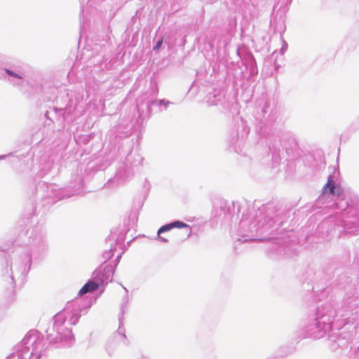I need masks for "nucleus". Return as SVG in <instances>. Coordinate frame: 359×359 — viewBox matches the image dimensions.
Instances as JSON below:
<instances>
[{"instance_id":"nucleus-17","label":"nucleus","mask_w":359,"mask_h":359,"mask_svg":"<svg viewBox=\"0 0 359 359\" xmlns=\"http://www.w3.org/2000/svg\"><path fill=\"white\" fill-rule=\"evenodd\" d=\"M101 283L97 279H94L93 278L92 280H89L86 283L84 284V285L79 290L78 295L82 296L88 292H95L98 289Z\"/></svg>"},{"instance_id":"nucleus-18","label":"nucleus","mask_w":359,"mask_h":359,"mask_svg":"<svg viewBox=\"0 0 359 359\" xmlns=\"http://www.w3.org/2000/svg\"><path fill=\"white\" fill-rule=\"evenodd\" d=\"M128 296L126 294L122 300V303L120 306V312L118 314V328L123 329V316L128 311Z\"/></svg>"},{"instance_id":"nucleus-7","label":"nucleus","mask_w":359,"mask_h":359,"mask_svg":"<svg viewBox=\"0 0 359 359\" xmlns=\"http://www.w3.org/2000/svg\"><path fill=\"white\" fill-rule=\"evenodd\" d=\"M83 189V182L80 177H76L71 185L66 188H60L56 184H48L41 182L36 187V195L42 198L53 200L54 203L59 200L79 194Z\"/></svg>"},{"instance_id":"nucleus-30","label":"nucleus","mask_w":359,"mask_h":359,"mask_svg":"<svg viewBox=\"0 0 359 359\" xmlns=\"http://www.w3.org/2000/svg\"><path fill=\"white\" fill-rule=\"evenodd\" d=\"M121 255H119L116 257V259H115V266H114V268L116 266V265L118 264V263L120 261V259H121Z\"/></svg>"},{"instance_id":"nucleus-11","label":"nucleus","mask_w":359,"mask_h":359,"mask_svg":"<svg viewBox=\"0 0 359 359\" xmlns=\"http://www.w3.org/2000/svg\"><path fill=\"white\" fill-rule=\"evenodd\" d=\"M128 340L125 334V328H118L107 341L106 351L109 356H112L121 344L128 346Z\"/></svg>"},{"instance_id":"nucleus-23","label":"nucleus","mask_w":359,"mask_h":359,"mask_svg":"<svg viewBox=\"0 0 359 359\" xmlns=\"http://www.w3.org/2000/svg\"><path fill=\"white\" fill-rule=\"evenodd\" d=\"M171 224H172V229L173 228H179V229L187 228V229H188V230H189L188 236H189V235L191 233V229L190 226L187 224H186L182 221L175 220L171 222Z\"/></svg>"},{"instance_id":"nucleus-10","label":"nucleus","mask_w":359,"mask_h":359,"mask_svg":"<svg viewBox=\"0 0 359 359\" xmlns=\"http://www.w3.org/2000/svg\"><path fill=\"white\" fill-rule=\"evenodd\" d=\"M280 146L278 145L277 142H275L269 146L274 167L280 164V160L283 158V150L280 149V147L283 149H284L285 150V152L289 156L291 149L297 146V142L292 135L283 134L280 137Z\"/></svg>"},{"instance_id":"nucleus-27","label":"nucleus","mask_w":359,"mask_h":359,"mask_svg":"<svg viewBox=\"0 0 359 359\" xmlns=\"http://www.w3.org/2000/svg\"><path fill=\"white\" fill-rule=\"evenodd\" d=\"M98 47L100 48V50H101L102 53L104 52L105 50V49H106L105 46H100L98 44H95V47L93 48V50H97Z\"/></svg>"},{"instance_id":"nucleus-24","label":"nucleus","mask_w":359,"mask_h":359,"mask_svg":"<svg viewBox=\"0 0 359 359\" xmlns=\"http://www.w3.org/2000/svg\"><path fill=\"white\" fill-rule=\"evenodd\" d=\"M171 229H172V226L171 222L168 223V224H165L161 226L158 229V230L157 231V235L159 236L161 233H163L165 232L170 231Z\"/></svg>"},{"instance_id":"nucleus-3","label":"nucleus","mask_w":359,"mask_h":359,"mask_svg":"<svg viewBox=\"0 0 359 359\" xmlns=\"http://www.w3.org/2000/svg\"><path fill=\"white\" fill-rule=\"evenodd\" d=\"M90 306H85L81 299H76L53 317L51 327L46 330V339L55 348L70 347L74 343V337L69 325H75L83 311Z\"/></svg>"},{"instance_id":"nucleus-25","label":"nucleus","mask_w":359,"mask_h":359,"mask_svg":"<svg viewBox=\"0 0 359 359\" xmlns=\"http://www.w3.org/2000/svg\"><path fill=\"white\" fill-rule=\"evenodd\" d=\"M163 43V39L162 38L159 39L156 41V44L154 46L153 50L154 51L158 50L161 48V47L162 46Z\"/></svg>"},{"instance_id":"nucleus-26","label":"nucleus","mask_w":359,"mask_h":359,"mask_svg":"<svg viewBox=\"0 0 359 359\" xmlns=\"http://www.w3.org/2000/svg\"><path fill=\"white\" fill-rule=\"evenodd\" d=\"M287 47V45L286 42L285 41H283V46L280 49L281 54H283L285 52Z\"/></svg>"},{"instance_id":"nucleus-9","label":"nucleus","mask_w":359,"mask_h":359,"mask_svg":"<svg viewBox=\"0 0 359 359\" xmlns=\"http://www.w3.org/2000/svg\"><path fill=\"white\" fill-rule=\"evenodd\" d=\"M26 72L22 67L15 63H5L0 67V79L8 82L15 87H22Z\"/></svg>"},{"instance_id":"nucleus-20","label":"nucleus","mask_w":359,"mask_h":359,"mask_svg":"<svg viewBox=\"0 0 359 359\" xmlns=\"http://www.w3.org/2000/svg\"><path fill=\"white\" fill-rule=\"evenodd\" d=\"M109 241L110 242V248L108 250L104 251L102 254L104 262H106L110 259L114 255V252L116 250V243L114 242V238H109Z\"/></svg>"},{"instance_id":"nucleus-5","label":"nucleus","mask_w":359,"mask_h":359,"mask_svg":"<svg viewBox=\"0 0 359 359\" xmlns=\"http://www.w3.org/2000/svg\"><path fill=\"white\" fill-rule=\"evenodd\" d=\"M336 311L330 303L318 306L316 313L309 316L304 327L305 337L320 339L329 332L332 327Z\"/></svg>"},{"instance_id":"nucleus-1","label":"nucleus","mask_w":359,"mask_h":359,"mask_svg":"<svg viewBox=\"0 0 359 359\" xmlns=\"http://www.w3.org/2000/svg\"><path fill=\"white\" fill-rule=\"evenodd\" d=\"M334 210L337 213L343 215L339 224L330 228L334 222L335 217L330 216L325 218L318 226L319 233L326 231V236L336 231V226H342L344 231L352 235L358 234L359 231V202H351L350 205L346 198L342 187L334 180L332 175L327 178V183L323 186L322 193L312 205V210Z\"/></svg>"},{"instance_id":"nucleus-12","label":"nucleus","mask_w":359,"mask_h":359,"mask_svg":"<svg viewBox=\"0 0 359 359\" xmlns=\"http://www.w3.org/2000/svg\"><path fill=\"white\" fill-rule=\"evenodd\" d=\"M132 174V169L128 164L123 163L118 168L113 180H109L107 182L109 187L111 184L116 182L117 184H122L126 181Z\"/></svg>"},{"instance_id":"nucleus-36","label":"nucleus","mask_w":359,"mask_h":359,"mask_svg":"<svg viewBox=\"0 0 359 359\" xmlns=\"http://www.w3.org/2000/svg\"><path fill=\"white\" fill-rule=\"evenodd\" d=\"M102 58L105 60V55H102ZM107 60V59H106Z\"/></svg>"},{"instance_id":"nucleus-13","label":"nucleus","mask_w":359,"mask_h":359,"mask_svg":"<svg viewBox=\"0 0 359 359\" xmlns=\"http://www.w3.org/2000/svg\"><path fill=\"white\" fill-rule=\"evenodd\" d=\"M115 268L111 265L106 266L103 269H97L93 273L94 279H97L101 284L110 280L111 281Z\"/></svg>"},{"instance_id":"nucleus-6","label":"nucleus","mask_w":359,"mask_h":359,"mask_svg":"<svg viewBox=\"0 0 359 359\" xmlns=\"http://www.w3.org/2000/svg\"><path fill=\"white\" fill-rule=\"evenodd\" d=\"M45 351L43 335L32 330L15 345L14 351L6 359H41Z\"/></svg>"},{"instance_id":"nucleus-35","label":"nucleus","mask_w":359,"mask_h":359,"mask_svg":"<svg viewBox=\"0 0 359 359\" xmlns=\"http://www.w3.org/2000/svg\"><path fill=\"white\" fill-rule=\"evenodd\" d=\"M123 287V289L126 290V292L127 293L128 292V290L126 287Z\"/></svg>"},{"instance_id":"nucleus-28","label":"nucleus","mask_w":359,"mask_h":359,"mask_svg":"<svg viewBox=\"0 0 359 359\" xmlns=\"http://www.w3.org/2000/svg\"><path fill=\"white\" fill-rule=\"evenodd\" d=\"M158 240L163 243H168V240L165 238L164 237L161 236L160 235L158 236Z\"/></svg>"},{"instance_id":"nucleus-22","label":"nucleus","mask_w":359,"mask_h":359,"mask_svg":"<svg viewBox=\"0 0 359 359\" xmlns=\"http://www.w3.org/2000/svg\"><path fill=\"white\" fill-rule=\"evenodd\" d=\"M84 1L85 0H81V2H80L81 3L80 24H81V28L85 25L84 18H83V15H84V13H85V7L83 6ZM96 1L97 0H87L86 4L89 5L90 6H91L93 5V4H94Z\"/></svg>"},{"instance_id":"nucleus-4","label":"nucleus","mask_w":359,"mask_h":359,"mask_svg":"<svg viewBox=\"0 0 359 359\" xmlns=\"http://www.w3.org/2000/svg\"><path fill=\"white\" fill-rule=\"evenodd\" d=\"M27 233L29 234L28 252L25 258L18 262L15 261V270L13 264L11 263L9 266L8 262L6 261V269L3 272L5 281L12 288L15 285V276L20 274V276H25L30 269L32 259H37L43 257L48 249L46 233L42 224H37L31 230H28Z\"/></svg>"},{"instance_id":"nucleus-14","label":"nucleus","mask_w":359,"mask_h":359,"mask_svg":"<svg viewBox=\"0 0 359 359\" xmlns=\"http://www.w3.org/2000/svg\"><path fill=\"white\" fill-rule=\"evenodd\" d=\"M205 101L209 105L224 104L225 93L222 89H214L205 96Z\"/></svg>"},{"instance_id":"nucleus-31","label":"nucleus","mask_w":359,"mask_h":359,"mask_svg":"<svg viewBox=\"0 0 359 359\" xmlns=\"http://www.w3.org/2000/svg\"><path fill=\"white\" fill-rule=\"evenodd\" d=\"M142 359H151V358H150V357L149 355H142Z\"/></svg>"},{"instance_id":"nucleus-19","label":"nucleus","mask_w":359,"mask_h":359,"mask_svg":"<svg viewBox=\"0 0 359 359\" xmlns=\"http://www.w3.org/2000/svg\"><path fill=\"white\" fill-rule=\"evenodd\" d=\"M245 65L249 69L250 75H255L258 73L255 58L251 53L247 55L245 60Z\"/></svg>"},{"instance_id":"nucleus-16","label":"nucleus","mask_w":359,"mask_h":359,"mask_svg":"<svg viewBox=\"0 0 359 359\" xmlns=\"http://www.w3.org/2000/svg\"><path fill=\"white\" fill-rule=\"evenodd\" d=\"M143 160L144 158L139 153L130 151L126 157L125 163L132 169L133 167L142 165Z\"/></svg>"},{"instance_id":"nucleus-21","label":"nucleus","mask_w":359,"mask_h":359,"mask_svg":"<svg viewBox=\"0 0 359 359\" xmlns=\"http://www.w3.org/2000/svg\"><path fill=\"white\" fill-rule=\"evenodd\" d=\"M171 104L169 101L165 100H154L147 104L148 110H150L151 106L161 107L163 106L164 109H166Z\"/></svg>"},{"instance_id":"nucleus-33","label":"nucleus","mask_w":359,"mask_h":359,"mask_svg":"<svg viewBox=\"0 0 359 359\" xmlns=\"http://www.w3.org/2000/svg\"><path fill=\"white\" fill-rule=\"evenodd\" d=\"M357 358H358V359H359V347H358V349L357 351Z\"/></svg>"},{"instance_id":"nucleus-34","label":"nucleus","mask_w":359,"mask_h":359,"mask_svg":"<svg viewBox=\"0 0 359 359\" xmlns=\"http://www.w3.org/2000/svg\"><path fill=\"white\" fill-rule=\"evenodd\" d=\"M220 208H221V209H222L224 208L222 203H221Z\"/></svg>"},{"instance_id":"nucleus-15","label":"nucleus","mask_w":359,"mask_h":359,"mask_svg":"<svg viewBox=\"0 0 359 359\" xmlns=\"http://www.w3.org/2000/svg\"><path fill=\"white\" fill-rule=\"evenodd\" d=\"M342 330L339 331L337 334H332L330 335V340L334 342L337 346L344 348L348 346L349 341L351 338L350 332H345V327L341 328Z\"/></svg>"},{"instance_id":"nucleus-29","label":"nucleus","mask_w":359,"mask_h":359,"mask_svg":"<svg viewBox=\"0 0 359 359\" xmlns=\"http://www.w3.org/2000/svg\"><path fill=\"white\" fill-rule=\"evenodd\" d=\"M12 155H13V153H10L8 155H0V160H4V159L6 158V157L12 156Z\"/></svg>"},{"instance_id":"nucleus-8","label":"nucleus","mask_w":359,"mask_h":359,"mask_svg":"<svg viewBox=\"0 0 359 359\" xmlns=\"http://www.w3.org/2000/svg\"><path fill=\"white\" fill-rule=\"evenodd\" d=\"M278 118L274 101L271 99H263L257 107L255 121L257 132L265 135L271 130Z\"/></svg>"},{"instance_id":"nucleus-2","label":"nucleus","mask_w":359,"mask_h":359,"mask_svg":"<svg viewBox=\"0 0 359 359\" xmlns=\"http://www.w3.org/2000/svg\"><path fill=\"white\" fill-rule=\"evenodd\" d=\"M286 212L272 203L264 204L256 210L243 213L239 222V231L243 242L265 241L283 226Z\"/></svg>"},{"instance_id":"nucleus-32","label":"nucleus","mask_w":359,"mask_h":359,"mask_svg":"<svg viewBox=\"0 0 359 359\" xmlns=\"http://www.w3.org/2000/svg\"><path fill=\"white\" fill-rule=\"evenodd\" d=\"M292 0H287L286 4H290L292 3Z\"/></svg>"}]
</instances>
